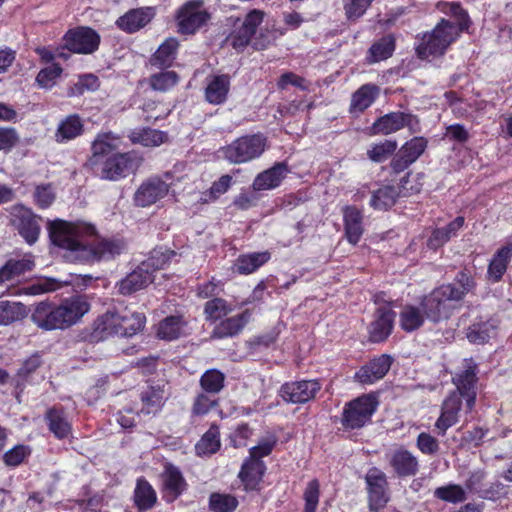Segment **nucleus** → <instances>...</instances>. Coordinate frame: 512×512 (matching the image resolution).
Instances as JSON below:
<instances>
[{"instance_id":"obj_45","label":"nucleus","mask_w":512,"mask_h":512,"mask_svg":"<svg viewBox=\"0 0 512 512\" xmlns=\"http://www.w3.org/2000/svg\"><path fill=\"white\" fill-rule=\"evenodd\" d=\"M174 255L173 251L166 248H156L150 252L149 257L141 262L140 265L145 270L151 271L152 276H154V272L163 269Z\"/></svg>"},{"instance_id":"obj_62","label":"nucleus","mask_w":512,"mask_h":512,"mask_svg":"<svg viewBox=\"0 0 512 512\" xmlns=\"http://www.w3.org/2000/svg\"><path fill=\"white\" fill-rule=\"evenodd\" d=\"M99 87V80L93 74L80 76L77 83L71 89L70 95L83 94L85 91H95Z\"/></svg>"},{"instance_id":"obj_27","label":"nucleus","mask_w":512,"mask_h":512,"mask_svg":"<svg viewBox=\"0 0 512 512\" xmlns=\"http://www.w3.org/2000/svg\"><path fill=\"white\" fill-rule=\"evenodd\" d=\"M413 116L402 112H392L377 119L372 125L373 134L388 135L410 126Z\"/></svg>"},{"instance_id":"obj_13","label":"nucleus","mask_w":512,"mask_h":512,"mask_svg":"<svg viewBox=\"0 0 512 512\" xmlns=\"http://www.w3.org/2000/svg\"><path fill=\"white\" fill-rule=\"evenodd\" d=\"M409 182L410 175H407L401 179L399 189L385 185L373 191L370 206L376 210H387L395 204L400 195L406 196L417 192L418 188L414 189L412 186L410 188L407 186Z\"/></svg>"},{"instance_id":"obj_30","label":"nucleus","mask_w":512,"mask_h":512,"mask_svg":"<svg viewBox=\"0 0 512 512\" xmlns=\"http://www.w3.org/2000/svg\"><path fill=\"white\" fill-rule=\"evenodd\" d=\"M230 89V77L228 75H213L207 78L205 99L210 104H222L226 101Z\"/></svg>"},{"instance_id":"obj_44","label":"nucleus","mask_w":512,"mask_h":512,"mask_svg":"<svg viewBox=\"0 0 512 512\" xmlns=\"http://www.w3.org/2000/svg\"><path fill=\"white\" fill-rule=\"evenodd\" d=\"M83 124L77 115L66 117L58 126L56 140L58 142L69 141L82 133Z\"/></svg>"},{"instance_id":"obj_1","label":"nucleus","mask_w":512,"mask_h":512,"mask_svg":"<svg viewBox=\"0 0 512 512\" xmlns=\"http://www.w3.org/2000/svg\"><path fill=\"white\" fill-rule=\"evenodd\" d=\"M52 242L66 250L64 257L71 262H94L110 260L125 250L120 240L103 239L91 245L85 236L94 234V227L84 223H71L63 220L49 222Z\"/></svg>"},{"instance_id":"obj_51","label":"nucleus","mask_w":512,"mask_h":512,"mask_svg":"<svg viewBox=\"0 0 512 512\" xmlns=\"http://www.w3.org/2000/svg\"><path fill=\"white\" fill-rule=\"evenodd\" d=\"M394 50V39L392 36H385L374 43L369 49L367 60L369 63H376L387 59Z\"/></svg>"},{"instance_id":"obj_9","label":"nucleus","mask_w":512,"mask_h":512,"mask_svg":"<svg viewBox=\"0 0 512 512\" xmlns=\"http://www.w3.org/2000/svg\"><path fill=\"white\" fill-rule=\"evenodd\" d=\"M142 158L136 152L118 153L106 159L101 169V178L119 180L136 171Z\"/></svg>"},{"instance_id":"obj_2","label":"nucleus","mask_w":512,"mask_h":512,"mask_svg":"<svg viewBox=\"0 0 512 512\" xmlns=\"http://www.w3.org/2000/svg\"><path fill=\"white\" fill-rule=\"evenodd\" d=\"M438 8L454 17L455 23L442 19L431 32L424 34L417 47L418 56L422 59L443 55L460 33L469 27V17L458 3L442 2Z\"/></svg>"},{"instance_id":"obj_48","label":"nucleus","mask_w":512,"mask_h":512,"mask_svg":"<svg viewBox=\"0 0 512 512\" xmlns=\"http://www.w3.org/2000/svg\"><path fill=\"white\" fill-rule=\"evenodd\" d=\"M26 314V307L22 303L0 301V325H8L21 320Z\"/></svg>"},{"instance_id":"obj_8","label":"nucleus","mask_w":512,"mask_h":512,"mask_svg":"<svg viewBox=\"0 0 512 512\" xmlns=\"http://www.w3.org/2000/svg\"><path fill=\"white\" fill-rule=\"evenodd\" d=\"M377 402L372 396H361L346 404L342 415V424L349 429H358L370 421L376 410Z\"/></svg>"},{"instance_id":"obj_59","label":"nucleus","mask_w":512,"mask_h":512,"mask_svg":"<svg viewBox=\"0 0 512 512\" xmlns=\"http://www.w3.org/2000/svg\"><path fill=\"white\" fill-rule=\"evenodd\" d=\"M61 73L62 68L58 64H52L38 73L36 81L42 88H51L56 84Z\"/></svg>"},{"instance_id":"obj_28","label":"nucleus","mask_w":512,"mask_h":512,"mask_svg":"<svg viewBox=\"0 0 512 512\" xmlns=\"http://www.w3.org/2000/svg\"><path fill=\"white\" fill-rule=\"evenodd\" d=\"M387 458L394 472L400 477L413 476L418 472L417 458L406 449L399 448L387 455Z\"/></svg>"},{"instance_id":"obj_61","label":"nucleus","mask_w":512,"mask_h":512,"mask_svg":"<svg viewBox=\"0 0 512 512\" xmlns=\"http://www.w3.org/2000/svg\"><path fill=\"white\" fill-rule=\"evenodd\" d=\"M277 443V437L274 434L266 435L257 446L250 449L251 458L261 460L262 457L269 455Z\"/></svg>"},{"instance_id":"obj_42","label":"nucleus","mask_w":512,"mask_h":512,"mask_svg":"<svg viewBox=\"0 0 512 512\" xmlns=\"http://www.w3.org/2000/svg\"><path fill=\"white\" fill-rule=\"evenodd\" d=\"M145 323L143 314L129 309L121 310L120 336L130 337L140 331Z\"/></svg>"},{"instance_id":"obj_24","label":"nucleus","mask_w":512,"mask_h":512,"mask_svg":"<svg viewBox=\"0 0 512 512\" xmlns=\"http://www.w3.org/2000/svg\"><path fill=\"white\" fill-rule=\"evenodd\" d=\"M263 17L264 13L260 10L250 11L242 27L231 37L232 46L236 49L245 47L254 36L257 27L262 23Z\"/></svg>"},{"instance_id":"obj_4","label":"nucleus","mask_w":512,"mask_h":512,"mask_svg":"<svg viewBox=\"0 0 512 512\" xmlns=\"http://www.w3.org/2000/svg\"><path fill=\"white\" fill-rule=\"evenodd\" d=\"M89 309V303L81 296L65 299L59 305L41 301L35 305L31 320L43 330L66 329L76 324Z\"/></svg>"},{"instance_id":"obj_15","label":"nucleus","mask_w":512,"mask_h":512,"mask_svg":"<svg viewBox=\"0 0 512 512\" xmlns=\"http://www.w3.org/2000/svg\"><path fill=\"white\" fill-rule=\"evenodd\" d=\"M320 389L316 380L290 382L281 386L280 396L286 402L303 404L313 399Z\"/></svg>"},{"instance_id":"obj_25","label":"nucleus","mask_w":512,"mask_h":512,"mask_svg":"<svg viewBox=\"0 0 512 512\" xmlns=\"http://www.w3.org/2000/svg\"><path fill=\"white\" fill-rule=\"evenodd\" d=\"M34 259L31 254H26L22 259H10L0 269V285L9 286L27 271L34 268Z\"/></svg>"},{"instance_id":"obj_57","label":"nucleus","mask_w":512,"mask_h":512,"mask_svg":"<svg viewBox=\"0 0 512 512\" xmlns=\"http://www.w3.org/2000/svg\"><path fill=\"white\" fill-rule=\"evenodd\" d=\"M434 495L440 500L451 503H458L466 500L465 490L456 484L438 487L435 490Z\"/></svg>"},{"instance_id":"obj_12","label":"nucleus","mask_w":512,"mask_h":512,"mask_svg":"<svg viewBox=\"0 0 512 512\" xmlns=\"http://www.w3.org/2000/svg\"><path fill=\"white\" fill-rule=\"evenodd\" d=\"M369 508L378 512L389 501L388 482L385 473L379 468H370L365 476Z\"/></svg>"},{"instance_id":"obj_34","label":"nucleus","mask_w":512,"mask_h":512,"mask_svg":"<svg viewBox=\"0 0 512 512\" xmlns=\"http://www.w3.org/2000/svg\"><path fill=\"white\" fill-rule=\"evenodd\" d=\"M186 334V322L180 316L166 317L158 324L157 336L171 341Z\"/></svg>"},{"instance_id":"obj_31","label":"nucleus","mask_w":512,"mask_h":512,"mask_svg":"<svg viewBox=\"0 0 512 512\" xmlns=\"http://www.w3.org/2000/svg\"><path fill=\"white\" fill-rule=\"evenodd\" d=\"M379 88L374 84H365L353 93L350 103L352 113H361L370 107L377 96Z\"/></svg>"},{"instance_id":"obj_64","label":"nucleus","mask_w":512,"mask_h":512,"mask_svg":"<svg viewBox=\"0 0 512 512\" xmlns=\"http://www.w3.org/2000/svg\"><path fill=\"white\" fill-rule=\"evenodd\" d=\"M30 454V449L24 445H17L4 454L3 460L8 466H17Z\"/></svg>"},{"instance_id":"obj_60","label":"nucleus","mask_w":512,"mask_h":512,"mask_svg":"<svg viewBox=\"0 0 512 512\" xmlns=\"http://www.w3.org/2000/svg\"><path fill=\"white\" fill-rule=\"evenodd\" d=\"M397 148V144L394 141L385 140L379 144L372 146L368 150L369 158L375 162H382L386 160Z\"/></svg>"},{"instance_id":"obj_47","label":"nucleus","mask_w":512,"mask_h":512,"mask_svg":"<svg viewBox=\"0 0 512 512\" xmlns=\"http://www.w3.org/2000/svg\"><path fill=\"white\" fill-rule=\"evenodd\" d=\"M495 334V325L491 321L473 323L467 332V338L471 343L484 344Z\"/></svg>"},{"instance_id":"obj_58","label":"nucleus","mask_w":512,"mask_h":512,"mask_svg":"<svg viewBox=\"0 0 512 512\" xmlns=\"http://www.w3.org/2000/svg\"><path fill=\"white\" fill-rule=\"evenodd\" d=\"M237 506L235 497L227 494H212L210 497V508L215 512H232Z\"/></svg>"},{"instance_id":"obj_41","label":"nucleus","mask_w":512,"mask_h":512,"mask_svg":"<svg viewBox=\"0 0 512 512\" xmlns=\"http://www.w3.org/2000/svg\"><path fill=\"white\" fill-rule=\"evenodd\" d=\"M121 311H108L95 321V330L103 337L120 336Z\"/></svg>"},{"instance_id":"obj_11","label":"nucleus","mask_w":512,"mask_h":512,"mask_svg":"<svg viewBox=\"0 0 512 512\" xmlns=\"http://www.w3.org/2000/svg\"><path fill=\"white\" fill-rule=\"evenodd\" d=\"M209 18L210 15L203 7L202 0L188 1L180 7L177 13L179 31L184 34H192Z\"/></svg>"},{"instance_id":"obj_50","label":"nucleus","mask_w":512,"mask_h":512,"mask_svg":"<svg viewBox=\"0 0 512 512\" xmlns=\"http://www.w3.org/2000/svg\"><path fill=\"white\" fill-rule=\"evenodd\" d=\"M134 498L135 503L140 510H147L155 503L156 493L146 480L139 479L137 481Z\"/></svg>"},{"instance_id":"obj_23","label":"nucleus","mask_w":512,"mask_h":512,"mask_svg":"<svg viewBox=\"0 0 512 512\" xmlns=\"http://www.w3.org/2000/svg\"><path fill=\"white\" fill-rule=\"evenodd\" d=\"M288 173L284 163H276L273 167L259 173L252 184L255 192L271 190L278 187Z\"/></svg>"},{"instance_id":"obj_49","label":"nucleus","mask_w":512,"mask_h":512,"mask_svg":"<svg viewBox=\"0 0 512 512\" xmlns=\"http://www.w3.org/2000/svg\"><path fill=\"white\" fill-rule=\"evenodd\" d=\"M220 448L219 430L217 427L212 426L198 441L195 446L196 452L199 456L211 455L217 452Z\"/></svg>"},{"instance_id":"obj_63","label":"nucleus","mask_w":512,"mask_h":512,"mask_svg":"<svg viewBox=\"0 0 512 512\" xmlns=\"http://www.w3.org/2000/svg\"><path fill=\"white\" fill-rule=\"evenodd\" d=\"M305 510L304 512H315L319 501V482L311 480L304 492Z\"/></svg>"},{"instance_id":"obj_40","label":"nucleus","mask_w":512,"mask_h":512,"mask_svg":"<svg viewBox=\"0 0 512 512\" xmlns=\"http://www.w3.org/2000/svg\"><path fill=\"white\" fill-rule=\"evenodd\" d=\"M129 138L135 144H141L145 147H156L166 141L167 135L159 130L142 128L131 131Z\"/></svg>"},{"instance_id":"obj_5","label":"nucleus","mask_w":512,"mask_h":512,"mask_svg":"<svg viewBox=\"0 0 512 512\" xmlns=\"http://www.w3.org/2000/svg\"><path fill=\"white\" fill-rule=\"evenodd\" d=\"M89 309V303L81 296L65 299L59 305L41 301L35 305L31 320L43 330L66 329L76 324Z\"/></svg>"},{"instance_id":"obj_56","label":"nucleus","mask_w":512,"mask_h":512,"mask_svg":"<svg viewBox=\"0 0 512 512\" xmlns=\"http://www.w3.org/2000/svg\"><path fill=\"white\" fill-rule=\"evenodd\" d=\"M233 307L224 299L214 298L205 303L204 312L208 320H218L231 313Z\"/></svg>"},{"instance_id":"obj_29","label":"nucleus","mask_w":512,"mask_h":512,"mask_svg":"<svg viewBox=\"0 0 512 512\" xmlns=\"http://www.w3.org/2000/svg\"><path fill=\"white\" fill-rule=\"evenodd\" d=\"M461 398L458 393L453 392L444 401L441 415L435 424L436 428L439 429L442 434L457 422L458 413L461 409Z\"/></svg>"},{"instance_id":"obj_18","label":"nucleus","mask_w":512,"mask_h":512,"mask_svg":"<svg viewBox=\"0 0 512 512\" xmlns=\"http://www.w3.org/2000/svg\"><path fill=\"white\" fill-rule=\"evenodd\" d=\"M395 313L390 307L384 305L376 310L374 320L370 324L369 335L373 342H382L387 339L393 329Z\"/></svg>"},{"instance_id":"obj_33","label":"nucleus","mask_w":512,"mask_h":512,"mask_svg":"<svg viewBox=\"0 0 512 512\" xmlns=\"http://www.w3.org/2000/svg\"><path fill=\"white\" fill-rule=\"evenodd\" d=\"M343 215L347 239L351 244H356L363 233L362 215L357 208L352 206L345 207Z\"/></svg>"},{"instance_id":"obj_35","label":"nucleus","mask_w":512,"mask_h":512,"mask_svg":"<svg viewBox=\"0 0 512 512\" xmlns=\"http://www.w3.org/2000/svg\"><path fill=\"white\" fill-rule=\"evenodd\" d=\"M425 311L415 305H405L400 312V326L407 332L420 328L425 321Z\"/></svg>"},{"instance_id":"obj_52","label":"nucleus","mask_w":512,"mask_h":512,"mask_svg":"<svg viewBox=\"0 0 512 512\" xmlns=\"http://www.w3.org/2000/svg\"><path fill=\"white\" fill-rule=\"evenodd\" d=\"M120 146V138L112 133L99 134L92 144L93 156L106 155Z\"/></svg>"},{"instance_id":"obj_7","label":"nucleus","mask_w":512,"mask_h":512,"mask_svg":"<svg viewBox=\"0 0 512 512\" xmlns=\"http://www.w3.org/2000/svg\"><path fill=\"white\" fill-rule=\"evenodd\" d=\"M266 149L261 134L243 136L219 150L220 156L232 164H242L260 157Z\"/></svg>"},{"instance_id":"obj_36","label":"nucleus","mask_w":512,"mask_h":512,"mask_svg":"<svg viewBox=\"0 0 512 512\" xmlns=\"http://www.w3.org/2000/svg\"><path fill=\"white\" fill-rule=\"evenodd\" d=\"M178 49V41L175 38L166 39L153 54L150 62L155 67H169L172 65Z\"/></svg>"},{"instance_id":"obj_16","label":"nucleus","mask_w":512,"mask_h":512,"mask_svg":"<svg viewBox=\"0 0 512 512\" xmlns=\"http://www.w3.org/2000/svg\"><path fill=\"white\" fill-rule=\"evenodd\" d=\"M169 184L160 178H150L137 189L134 200L138 206H150L167 195Z\"/></svg>"},{"instance_id":"obj_3","label":"nucleus","mask_w":512,"mask_h":512,"mask_svg":"<svg viewBox=\"0 0 512 512\" xmlns=\"http://www.w3.org/2000/svg\"><path fill=\"white\" fill-rule=\"evenodd\" d=\"M89 309V303L81 296L65 299L59 305L41 301L35 305L31 320L43 330L66 329L76 324Z\"/></svg>"},{"instance_id":"obj_22","label":"nucleus","mask_w":512,"mask_h":512,"mask_svg":"<svg viewBox=\"0 0 512 512\" xmlns=\"http://www.w3.org/2000/svg\"><path fill=\"white\" fill-rule=\"evenodd\" d=\"M155 276L152 272L145 270L141 265L134 269L124 279L117 283L118 292L122 295H130L138 290L146 288L153 282Z\"/></svg>"},{"instance_id":"obj_38","label":"nucleus","mask_w":512,"mask_h":512,"mask_svg":"<svg viewBox=\"0 0 512 512\" xmlns=\"http://www.w3.org/2000/svg\"><path fill=\"white\" fill-rule=\"evenodd\" d=\"M265 471L263 461L251 458L243 465L239 477L245 483L247 488H254L261 480Z\"/></svg>"},{"instance_id":"obj_43","label":"nucleus","mask_w":512,"mask_h":512,"mask_svg":"<svg viewBox=\"0 0 512 512\" xmlns=\"http://www.w3.org/2000/svg\"><path fill=\"white\" fill-rule=\"evenodd\" d=\"M46 419L50 431L57 438H65L71 432V425L62 410L52 408L47 411Z\"/></svg>"},{"instance_id":"obj_14","label":"nucleus","mask_w":512,"mask_h":512,"mask_svg":"<svg viewBox=\"0 0 512 512\" xmlns=\"http://www.w3.org/2000/svg\"><path fill=\"white\" fill-rule=\"evenodd\" d=\"M65 47L72 52L80 54H90L94 52L100 42L99 35L87 27H80L70 30L64 37Z\"/></svg>"},{"instance_id":"obj_32","label":"nucleus","mask_w":512,"mask_h":512,"mask_svg":"<svg viewBox=\"0 0 512 512\" xmlns=\"http://www.w3.org/2000/svg\"><path fill=\"white\" fill-rule=\"evenodd\" d=\"M162 480L165 495L169 498V501H173L178 497L185 488V481L180 471L172 465H167L165 467L162 474Z\"/></svg>"},{"instance_id":"obj_19","label":"nucleus","mask_w":512,"mask_h":512,"mask_svg":"<svg viewBox=\"0 0 512 512\" xmlns=\"http://www.w3.org/2000/svg\"><path fill=\"white\" fill-rule=\"evenodd\" d=\"M392 359L388 355H381L363 366L355 374V379L362 384H373L382 379L391 367Z\"/></svg>"},{"instance_id":"obj_39","label":"nucleus","mask_w":512,"mask_h":512,"mask_svg":"<svg viewBox=\"0 0 512 512\" xmlns=\"http://www.w3.org/2000/svg\"><path fill=\"white\" fill-rule=\"evenodd\" d=\"M270 259L268 252H258L241 255L234 264V269L239 274H250L265 264Z\"/></svg>"},{"instance_id":"obj_21","label":"nucleus","mask_w":512,"mask_h":512,"mask_svg":"<svg viewBox=\"0 0 512 512\" xmlns=\"http://www.w3.org/2000/svg\"><path fill=\"white\" fill-rule=\"evenodd\" d=\"M251 319V311L246 309L242 313L220 321L212 331V337L223 339L238 335Z\"/></svg>"},{"instance_id":"obj_6","label":"nucleus","mask_w":512,"mask_h":512,"mask_svg":"<svg viewBox=\"0 0 512 512\" xmlns=\"http://www.w3.org/2000/svg\"><path fill=\"white\" fill-rule=\"evenodd\" d=\"M457 297V293L449 285H442L423 297L421 308L429 321L437 323L448 319L461 307Z\"/></svg>"},{"instance_id":"obj_46","label":"nucleus","mask_w":512,"mask_h":512,"mask_svg":"<svg viewBox=\"0 0 512 512\" xmlns=\"http://www.w3.org/2000/svg\"><path fill=\"white\" fill-rule=\"evenodd\" d=\"M72 282L73 280L71 278L61 280L55 278H45L39 280L37 283L23 288V292L27 295H39L42 293L56 291L63 286L71 285Z\"/></svg>"},{"instance_id":"obj_53","label":"nucleus","mask_w":512,"mask_h":512,"mask_svg":"<svg viewBox=\"0 0 512 512\" xmlns=\"http://www.w3.org/2000/svg\"><path fill=\"white\" fill-rule=\"evenodd\" d=\"M448 285L457 293V300L461 304L465 295L475 288V281L470 273L462 270L456 275L454 283Z\"/></svg>"},{"instance_id":"obj_20","label":"nucleus","mask_w":512,"mask_h":512,"mask_svg":"<svg viewBox=\"0 0 512 512\" xmlns=\"http://www.w3.org/2000/svg\"><path fill=\"white\" fill-rule=\"evenodd\" d=\"M427 141L422 137H415L407 142L399 151L392 165L395 171H402L414 163L425 151Z\"/></svg>"},{"instance_id":"obj_17","label":"nucleus","mask_w":512,"mask_h":512,"mask_svg":"<svg viewBox=\"0 0 512 512\" xmlns=\"http://www.w3.org/2000/svg\"><path fill=\"white\" fill-rule=\"evenodd\" d=\"M476 380L475 366L471 363H468L465 370L453 378L457 388L455 392L465 399L466 409L469 412L472 411L476 402Z\"/></svg>"},{"instance_id":"obj_26","label":"nucleus","mask_w":512,"mask_h":512,"mask_svg":"<svg viewBox=\"0 0 512 512\" xmlns=\"http://www.w3.org/2000/svg\"><path fill=\"white\" fill-rule=\"evenodd\" d=\"M155 12L151 7L132 9L118 18V27L128 33H133L146 26L154 17Z\"/></svg>"},{"instance_id":"obj_54","label":"nucleus","mask_w":512,"mask_h":512,"mask_svg":"<svg viewBox=\"0 0 512 512\" xmlns=\"http://www.w3.org/2000/svg\"><path fill=\"white\" fill-rule=\"evenodd\" d=\"M178 75L174 71H163L153 74L149 78V84L152 89L160 92H166L173 88L178 82Z\"/></svg>"},{"instance_id":"obj_37","label":"nucleus","mask_w":512,"mask_h":512,"mask_svg":"<svg viewBox=\"0 0 512 512\" xmlns=\"http://www.w3.org/2000/svg\"><path fill=\"white\" fill-rule=\"evenodd\" d=\"M512 257V247H502L494 255L488 267V277L493 282H498L506 272L508 263Z\"/></svg>"},{"instance_id":"obj_55","label":"nucleus","mask_w":512,"mask_h":512,"mask_svg":"<svg viewBox=\"0 0 512 512\" xmlns=\"http://www.w3.org/2000/svg\"><path fill=\"white\" fill-rule=\"evenodd\" d=\"M225 376L222 372L211 369L207 370L200 379L201 387L208 393L216 394L224 387Z\"/></svg>"},{"instance_id":"obj_10","label":"nucleus","mask_w":512,"mask_h":512,"mask_svg":"<svg viewBox=\"0 0 512 512\" xmlns=\"http://www.w3.org/2000/svg\"><path fill=\"white\" fill-rule=\"evenodd\" d=\"M39 221L40 218L29 208L22 205H15L11 208L10 223L29 245L38 240L41 230Z\"/></svg>"}]
</instances>
